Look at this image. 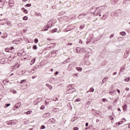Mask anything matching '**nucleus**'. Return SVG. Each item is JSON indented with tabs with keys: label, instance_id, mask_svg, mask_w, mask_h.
<instances>
[{
	"label": "nucleus",
	"instance_id": "obj_54",
	"mask_svg": "<svg viewBox=\"0 0 130 130\" xmlns=\"http://www.w3.org/2000/svg\"><path fill=\"white\" fill-rule=\"evenodd\" d=\"M125 90H126V91H129V88L127 87V88H126Z\"/></svg>",
	"mask_w": 130,
	"mask_h": 130
},
{
	"label": "nucleus",
	"instance_id": "obj_25",
	"mask_svg": "<svg viewBox=\"0 0 130 130\" xmlns=\"http://www.w3.org/2000/svg\"><path fill=\"white\" fill-rule=\"evenodd\" d=\"M119 99V98H117V99H115V100L113 102V104H114V103H115L116 102H117V101H118V100Z\"/></svg>",
	"mask_w": 130,
	"mask_h": 130
},
{
	"label": "nucleus",
	"instance_id": "obj_26",
	"mask_svg": "<svg viewBox=\"0 0 130 130\" xmlns=\"http://www.w3.org/2000/svg\"><path fill=\"white\" fill-rule=\"evenodd\" d=\"M114 92H115V90H112L111 91H109V94H110V95H113V93H114Z\"/></svg>",
	"mask_w": 130,
	"mask_h": 130
},
{
	"label": "nucleus",
	"instance_id": "obj_14",
	"mask_svg": "<svg viewBox=\"0 0 130 130\" xmlns=\"http://www.w3.org/2000/svg\"><path fill=\"white\" fill-rule=\"evenodd\" d=\"M126 35V33L125 31H122L120 32V35H121L122 36H125Z\"/></svg>",
	"mask_w": 130,
	"mask_h": 130
},
{
	"label": "nucleus",
	"instance_id": "obj_13",
	"mask_svg": "<svg viewBox=\"0 0 130 130\" xmlns=\"http://www.w3.org/2000/svg\"><path fill=\"white\" fill-rule=\"evenodd\" d=\"M76 70L78 72H82V71H83V69L81 67H76Z\"/></svg>",
	"mask_w": 130,
	"mask_h": 130
},
{
	"label": "nucleus",
	"instance_id": "obj_20",
	"mask_svg": "<svg viewBox=\"0 0 130 130\" xmlns=\"http://www.w3.org/2000/svg\"><path fill=\"white\" fill-rule=\"evenodd\" d=\"M89 92H94V89L93 88V87L90 88L89 91H87V93H89Z\"/></svg>",
	"mask_w": 130,
	"mask_h": 130
},
{
	"label": "nucleus",
	"instance_id": "obj_11",
	"mask_svg": "<svg viewBox=\"0 0 130 130\" xmlns=\"http://www.w3.org/2000/svg\"><path fill=\"white\" fill-rule=\"evenodd\" d=\"M94 15H95V16H99V17H101V13L100 12H97V11H95L94 13Z\"/></svg>",
	"mask_w": 130,
	"mask_h": 130
},
{
	"label": "nucleus",
	"instance_id": "obj_7",
	"mask_svg": "<svg viewBox=\"0 0 130 130\" xmlns=\"http://www.w3.org/2000/svg\"><path fill=\"white\" fill-rule=\"evenodd\" d=\"M20 106H21V103L19 102L14 106V108L18 109L20 107Z\"/></svg>",
	"mask_w": 130,
	"mask_h": 130
},
{
	"label": "nucleus",
	"instance_id": "obj_50",
	"mask_svg": "<svg viewBox=\"0 0 130 130\" xmlns=\"http://www.w3.org/2000/svg\"><path fill=\"white\" fill-rule=\"evenodd\" d=\"M123 70H124V68H121V69H120V72H122V71H123Z\"/></svg>",
	"mask_w": 130,
	"mask_h": 130
},
{
	"label": "nucleus",
	"instance_id": "obj_9",
	"mask_svg": "<svg viewBox=\"0 0 130 130\" xmlns=\"http://www.w3.org/2000/svg\"><path fill=\"white\" fill-rule=\"evenodd\" d=\"M73 66H74V64H73V63L70 64L68 66V69L69 70V71H72V70H73Z\"/></svg>",
	"mask_w": 130,
	"mask_h": 130
},
{
	"label": "nucleus",
	"instance_id": "obj_36",
	"mask_svg": "<svg viewBox=\"0 0 130 130\" xmlns=\"http://www.w3.org/2000/svg\"><path fill=\"white\" fill-rule=\"evenodd\" d=\"M44 108H45V106H42L40 108V109H41L42 110L44 109Z\"/></svg>",
	"mask_w": 130,
	"mask_h": 130
},
{
	"label": "nucleus",
	"instance_id": "obj_23",
	"mask_svg": "<svg viewBox=\"0 0 130 130\" xmlns=\"http://www.w3.org/2000/svg\"><path fill=\"white\" fill-rule=\"evenodd\" d=\"M24 113L25 114H31V113H32V111H28L27 112H25Z\"/></svg>",
	"mask_w": 130,
	"mask_h": 130
},
{
	"label": "nucleus",
	"instance_id": "obj_39",
	"mask_svg": "<svg viewBox=\"0 0 130 130\" xmlns=\"http://www.w3.org/2000/svg\"><path fill=\"white\" fill-rule=\"evenodd\" d=\"M73 76L79 77V74H74Z\"/></svg>",
	"mask_w": 130,
	"mask_h": 130
},
{
	"label": "nucleus",
	"instance_id": "obj_10",
	"mask_svg": "<svg viewBox=\"0 0 130 130\" xmlns=\"http://www.w3.org/2000/svg\"><path fill=\"white\" fill-rule=\"evenodd\" d=\"M46 86H47L51 91L52 90V86L50 85L49 84L47 83Z\"/></svg>",
	"mask_w": 130,
	"mask_h": 130
},
{
	"label": "nucleus",
	"instance_id": "obj_35",
	"mask_svg": "<svg viewBox=\"0 0 130 130\" xmlns=\"http://www.w3.org/2000/svg\"><path fill=\"white\" fill-rule=\"evenodd\" d=\"M25 14H28V10L27 9H24V10L23 11Z\"/></svg>",
	"mask_w": 130,
	"mask_h": 130
},
{
	"label": "nucleus",
	"instance_id": "obj_28",
	"mask_svg": "<svg viewBox=\"0 0 130 130\" xmlns=\"http://www.w3.org/2000/svg\"><path fill=\"white\" fill-rule=\"evenodd\" d=\"M26 79L22 80L20 81V84H23V83H25L26 82Z\"/></svg>",
	"mask_w": 130,
	"mask_h": 130
},
{
	"label": "nucleus",
	"instance_id": "obj_17",
	"mask_svg": "<svg viewBox=\"0 0 130 130\" xmlns=\"http://www.w3.org/2000/svg\"><path fill=\"white\" fill-rule=\"evenodd\" d=\"M58 29L57 28H54L51 30L52 33H55V32H57Z\"/></svg>",
	"mask_w": 130,
	"mask_h": 130
},
{
	"label": "nucleus",
	"instance_id": "obj_63",
	"mask_svg": "<svg viewBox=\"0 0 130 130\" xmlns=\"http://www.w3.org/2000/svg\"><path fill=\"white\" fill-rule=\"evenodd\" d=\"M126 97H130V93H129L128 94L126 95Z\"/></svg>",
	"mask_w": 130,
	"mask_h": 130
},
{
	"label": "nucleus",
	"instance_id": "obj_45",
	"mask_svg": "<svg viewBox=\"0 0 130 130\" xmlns=\"http://www.w3.org/2000/svg\"><path fill=\"white\" fill-rule=\"evenodd\" d=\"M80 101H81V100H80V99H77L75 101V102H80Z\"/></svg>",
	"mask_w": 130,
	"mask_h": 130
},
{
	"label": "nucleus",
	"instance_id": "obj_6",
	"mask_svg": "<svg viewBox=\"0 0 130 130\" xmlns=\"http://www.w3.org/2000/svg\"><path fill=\"white\" fill-rule=\"evenodd\" d=\"M9 5L10 7H13L14 6V1L13 0H9Z\"/></svg>",
	"mask_w": 130,
	"mask_h": 130
},
{
	"label": "nucleus",
	"instance_id": "obj_46",
	"mask_svg": "<svg viewBox=\"0 0 130 130\" xmlns=\"http://www.w3.org/2000/svg\"><path fill=\"white\" fill-rule=\"evenodd\" d=\"M110 119L111 120H113L114 119V118H113V117H112V116H110Z\"/></svg>",
	"mask_w": 130,
	"mask_h": 130
},
{
	"label": "nucleus",
	"instance_id": "obj_43",
	"mask_svg": "<svg viewBox=\"0 0 130 130\" xmlns=\"http://www.w3.org/2000/svg\"><path fill=\"white\" fill-rule=\"evenodd\" d=\"M12 93H13V94H17V91L14 90H13Z\"/></svg>",
	"mask_w": 130,
	"mask_h": 130
},
{
	"label": "nucleus",
	"instance_id": "obj_59",
	"mask_svg": "<svg viewBox=\"0 0 130 130\" xmlns=\"http://www.w3.org/2000/svg\"><path fill=\"white\" fill-rule=\"evenodd\" d=\"M85 125H86V126H88V125H89V123L86 122V123H85Z\"/></svg>",
	"mask_w": 130,
	"mask_h": 130
},
{
	"label": "nucleus",
	"instance_id": "obj_15",
	"mask_svg": "<svg viewBox=\"0 0 130 130\" xmlns=\"http://www.w3.org/2000/svg\"><path fill=\"white\" fill-rule=\"evenodd\" d=\"M127 107V106L126 105H124L122 106V108H123L124 111H125L126 110Z\"/></svg>",
	"mask_w": 130,
	"mask_h": 130
},
{
	"label": "nucleus",
	"instance_id": "obj_5",
	"mask_svg": "<svg viewBox=\"0 0 130 130\" xmlns=\"http://www.w3.org/2000/svg\"><path fill=\"white\" fill-rule=\"evenodd\" d=\"M7 23V20L6 19L0 20V25H4Z\"/></svg>",
	"mask_w": 130,
	"mask_h": 130
},
{
	"label": "nucleus",
	"instance_id": "obj_29",
	"mask_svg": "<svg viewBox=\"0 0 130 130\" xmlns=\"http://www.w3.org/2000/svg\"><path fill=\"white\" fill-rule=\"evenodd\" d=\"M5 106L6 107H5V108H7V107H9V106H11V104H7L5 105Z\"/></svg>",
	"mask_w": 130,
	"mask_h": 130
},
{
	"label": "nucleus",
	"instance_id": "obj_8",
	"mask_svg": "<svg viewBox=\"0 0 130 130\" xmlns=\"http://www.w3.org/2000/svg\"><path fill=\"white\" fill-rule=\"evenodd\" d=\"M50 114L49 113H46L43 115V117L46 118V117L49 116Z\"/></svg>",
	"mask_w": 130,
	"mask_h": 130
},
{
	"label": "nucleus",
	"instance_id": "obj_49",
	"mask_svg": "<svg viewBox=\"0 0 130 130\" xmlns=\"http://www.w3.org/2000/svg\"><path fill=\"white\" fill-rule=\"evenodd\" d=\"M118 125H120V124H122V122H121V121L120 122H118Z\"/></svg>",
	"mask_w": 130,
	"mask_h": 130
},
{
	"label": "nucleus",
	"instance_id": "obj_56",
	"mask_svg": "<svg viewBox=\"0 0 130 130\" xmlns=\"http://www.w3.org/2000/svg\"><path fill=\"white\" fill-rule=\"evenodd\" d=\"M117 92L119 94H120V90L119 89H117Z\"/></svg>",
	"mask_w": 130,
	"mask_h": 130
},
{
	"label": "nucleus",
	"instance_id": "obj_42",
	"mask_svg": "<svg viewBox=\"0 0 130 130\" xmlns=\"http://www.w3.org/2000/svg\"><path fill=\"white\" fill-rule=\"evenodd\" d=\"M114 37V34H112L110 35L109 38L111 39L112 38V37Z\"/></svg>",
	"mask_w": 130,
	"mask_h": 130
},
{
	"label": "nucleus",
	"instance_id": "obj_27",
	"mask_svg": "<svg viewBox=\"0 0 130 130\" xmlns=\"http://www.w3.org/2000/svg\"><path fill=\"white\" fill-rule=\"evenodd\" d=\"M44 128H45V126H44V125H43L40 127V129H44Z\"/></svg>",
	"mask_w": 130,
	"mask_h": 130
},
{
	"label": "nucleus",
	"instance_id": "obj_4",
	"mask_svg": "<svg viewBox=\"0 0 130 130\" xmlns=\"http://www.w3.org/2000/svg\"><path fill=\"white\" fill-rule=\"evenodd\" d=\"M47 27L48 28H50L51 27H52V20H50L47 24Z\"/></svg>",
	"mask_w": 130,
	"mask_h": 130
},
{
	"label": "nucleus",
	"instance_id": "obj_18",
	"mask_svg": "<svg viewBox=\"0 0 130 130\" xmlns=\"http://www.w3.org/2000/svg\"><path fill=\"white\" fill-rule=\"evenodd\" d=\"M90 61H89V60H86V61H85V64H86V66H90Z\"/></svg>",
	"mask_w": 130,
	"mask_h": 130
},
{
	"label": "nucleus",
	"instance_id": "obj_55",
	"mask_svg": "<svg viewBox=\"0 0 130 130\" xmlns=\"http://www.w3.org/2000/svg\"><path fill=\"white\" fill-rule=\"evenodd\" d=\"M116 126H119V125H118V122H117L115 123Z\"/></svg>",
	"mask_w": 130,
	"mask_h": 130
},
{
	"label": "nucleus",
	"instance_id": "obj_64",
	"mask_svg": "<svg viewBox=\"0 0 130 130\" xmlns=\"http://www.w3.org/2000/svg\"><path fill=\"white\" fill-rule=\"evenodd\" d=\"M67 99H68V100H69V101L71 100V99H69V96L67 97Z\"/></svg>",
	"mask_w": 130,
	"mask_h": 130
},
{
	"label": "nucleus",
	"instance_id": "obj_53",
	"mask_svg": "<svg viewBox=\"0 0 130 130\" xmlns=\"http://www.w3.org/2000/svg\"><path fill=\"white\" fill-rule=\"evenodd\" d=\"M112 2H115V3H117V2H118V0H112Z\"/></svg>",
	"mask_w": 130,
	"mask_h": 130
},
{
	"label": "nucleus",
	"instance_id": "obj_52",
	"mask_svg": "<svg viewBox=\"0 0 130 130\" xmlns=\"http://www.w3.org/2000/svg\"><path fill=\"white\" fill-rule=\"evenodd\" d=\"M77 53H80V50H79V48L77 49Z\"/></svg>",
	"mask_w": 130,
	"mask_h": 130
},
{
	"label": "nucleus",
	"instance_id": "obj_19",
	"mask_svg": "<svg viewBox=\"0 0 130 130\" xmlns=\"http://www.w3.org/2000/svg\"><path fill=\"white\" fill-rule=\"evenodd\" d=\"M107 79H108L107 77H105L104 79H103L102 80V84H104L106 80H107Z\"/></svg>",
	"mask_w": 130,
	"mask_h": 130
},
{
	"label": "nucleus",
	"instance_id": "obj_32",
	"mask_svg": "<svg viewBox=\"0 0 130 130\" xmlns=\"http://www.w3.org/2000/svg\"><path fill=\"white\" fill-rule=\"evenodd\" d=\"M4 7V3L2 2V3H0V8Z\"/></svg>",
	"mask_w": 130,
	"mask_h": 130
},
{
	"label": "nucleus",
	"instance_id": "obj_48",
	"mask_svg": "<svg viewBox=\"0 0 130 130\" xmlns=\"http://www.w3.org/2000/svg\"><path fill=\"white\" fill-rule=\"evenodd\" d=\"M74 130H79V128L78 127H75L74 128Z\"/></svg>",
	"mask_w": 130,
	"mask_h": 130
},
{
	"label": "nucleus",
	"instance_id": "obj_24",
	"mask_svg": "<svg viewBox=\"0 0 130 130\" xmlns=\"http://www.w3.org/2000/svg\"><path fill=\"white\" fill-rule=\"evenodd\" d=\"M22 19L24 20V21H26V20H28V17L27 16H24L22 18Z\"/></svg>",
	"mask_w": 130,
	"mask_h": 130
},
{
	"label": "nucleus",
	"instance_id": "obj_22",
	"mask_svg": "<svg viewBox=\"0 0 130 130\" xmlns=\"http://www.w3.org/2000/svg\"><path fill=\"white\" fill-rule=\"evenodd\" d=\"M8 37V34L5 33L3 37H2V38H7Z\"/></svg>",
	"mask_w": 130,
	"mask_h": 130
},
{
	"label": "nucleus",
	"instance_id": "obj_47",
	"mask_svg": "<svg viewBox=\"0 0 130 130\" xmlns=\"http://www.w3.org/2000/svg\"><path fill=\"white\" fill-rule=\"evenodd\" d=\"M90 41H91L90 40L87 41L86 42V44H89V43H90Z\"/></svg>",
	"mask_w": 130,
	"mask_h": 130
},
{
	"label": "nucleus",
	"instance_id": "obj_16",
	"mask_svg": "<svg viewBox=\"0 0 130 130\" xmlns=\"http://www.w3.org/2000/svg\"><path fill=\"white\" fill-rule=\"evenodd\" d=\"M125 82H130V77H126L124 79Z\"/></svg>",
	"mask_w": 130,
	"mask_h": 130
},
{
	"label": "nucleus",
	"instance_id": "obj_3",
	"mask_svg": "<svg viewBox=\"0 0 130 130\" xmlns=\"http://www.w3.org/2000/svg\"><path fill=\"white\" fill-rule=\"evenodd\" d=\"M129 49H127L126 52L124 54V58H126L128 56V53H129Z\"/></svg>",
	"mask_w": 130,
	"mask_h": 130
},
{
	"label": "nucleus",
	"instance_id": "obj_21",
	"mask_svg": "<svg viewBox=\"0 0 130 130\" xmlns=\"http://www.w3.org/2000/svg\"><path fill=\"white\" fill-rule=\"evenodd\" d=\"M6 23L8 26H11V25H12V22H11V21H7V20H6Z\"/></svg>",
	"mask_w": 130,
	"mask_h": 130
},
{
	"label": "nucleus",
	"instance_id": "obj_1",
	"mask_svg": "<svg viewBox=\"0 0 130 130\" xmlns=\"http://www.w3.org/2000/svg\"><path fill=\"white\" fill-rule=\"evenodd\" d=\"M73 85L72 84H70L67 86L69 88L66 90L67 94H72V93H74V92L76 91V89L72 87Z\"/></svg>",
	"mask_w": 130,
	"mask_h": 130
},
{
	"label": "nucleus",
	"instance_id": "obj_31",
	"mask_svg": "<svg viewBox=\"0 0 130 130\" xmlns=\"http://www.w3.org/2000/svg\"><path fill=\"white\" fill-rule=\"evenodd\" d=\"M33 49H35V50H36V49H37V45H34L32 47Z\"/></svg>",
	"mask_w": 130,
	"mask_h": 130
},
{
	"label": "nucleus",
	"instance_id": "obj_30",
	"mask_svg": "<svg viewBox=\"0 0 130 130\" xmlns=\"http://www.w3.org/2000/svg\"><path fill=\"white\" fill-rule=\"evenodd\" d=\"M31 6H32L31 4H27L25 5V7H30Z\"/></svg>",
	"mask_w": 130,
	"mask_h": 130
},
{
	"label": "nucleus",
	"instance_id": "obj_34",
	"mask_svg": "<svg viewBox=\"0 0 130 130\" xmlns=\"http://www.w3.org/2000/svg\"><path fill=\"white\" fill-rule=\"evenodd\" d=\"M48 26H47V27H44L43 28V29H44V31H47V30H48Z\"/></svg>",
	"mask_w": 130,
	"mask_h": 130
},
{
	"label": "nucleus",
	"instance_id": "obj_38",
	"mask_svg": "<svg viewBox=\"0 0 130 130\" xmlns=\"http://www.w3.org/2000/svg\"><path fill=\"white\" fill-rule=\"evenodd\" d=\"M34 42L35 43H38V39H35Z\"/></svg>",
	"mask_w": 130,
	"mask_h": 130
},
{
	"label": "nucleus",
	"instance_id": "obj_40",
	"mask_svg": "<svg viewBox=\"0 0 130 130\" xmlns=\"http://www.w3.org/2000/svg\"><path fill=\"white\" fill-rule=\"evenodd\" d=\"M107 101V100L106 99H103L102 102H106Z\"/></svg>",
	"mask_w": 130,
	"mask_h": 130
},
{
	"label": "nucleus",
	"instance_id": "obj_61",
	"mask_svg": "<svg viewBox=\"0 0 130 130\" xmlns=\"http://www.w3.org/2000/svg\"><path fill=\"white\" fill-rule=\"evenodd\" d=\"M96 121V122H100V120H99V119H97Z\"/></svg>",
	"mask_w": 130,
	"mask_h": 130
},
{
	"label": "nucleus",
	"instance_id": "obj_58",
	"mask_svg": "<svg viewBox=\"0 0 130 130\" xmlns=\"http://www.w3.org/2000/svg\"><path fill=\"white\" fill-rule=\"evenodd\" d=\"M10 49H11V50H13V49H14V47H11Z\"/></svg>",
	"mask_w": 130,
	"mask_h": 130
},
{
	"label": "nucleus",
	"instance_id": "obj_62",
	"mask_svg": "<svg viewBox=\"0 0 130 130\" xmlns=\"http://www.w3.org/2000/svg\"><path fill=\"white\" fill-rule=\"evenodd\" d=\"M23 32H24V33H26V32H27V29H24Z\"/></svg>",
	"mask_w": 130,
	"mask_h": 130
},
{
	"label": "nucleus",
	"instance_id": "obj_41",
	"mask_svg": "<svg viewBox=\"0 0 130 130\" xmlns=\"http://www.w3.org/2000/svg\"><path fill=\"white\" fill-rule=\"evenodd\" d=\"M7 124H8V125H13V123H12V122H7Z\"/></svg>",
	"mask_w": 130,
	"mask_h": 130
},
{
	"label": "nucleus",
	"instance_id": "obj_60",
	"mask_svg": "<svg viewBox=\"0 0 130 130\" xmlns=\"http://www.w3.org/2000/svg\"><path fill=\"white\" fill-rule=\"evenodd\" d=\"M67 45H69V46H70V45H73V44H72V43H68V44H67Z\"/></svg>",
	"mask_w": 130,
	"mask_h": 130
},
{
	"label": "nucleus",
	"instance_id": "obj_51",
	"mask_svg": "<svg viewBox=\"0 0 130 130\" xmlns=\"http://www.w3.org/2000/svg\"><path fill=\"white\" fill-rule=\"evenodd\" d=\"M5 51H6V52H9V49L6 48L5 49Z\"/></svg>",
	"mask_w": 130,
	"mask_h": 130
},
{
	"label": "nucleus",
	"instance_id": "obj_37",
	"mask_svg": "<svg viewBox=\"0 0 130 130\" xmlns=\"http://www.w3.org/2000/svg\"><path fill=\"white\" fill-rule=\"evenodd\" d=\"M83 16H86V14H80L79 15V18H81V17Z\"/></svg>",
	"mask_w": 130,
	"mask_h": 130
},
{
	"label": "nucleus",
	"instance_id": "obj_44",
	"mask_svg": "<svg viewBox=\"0 0 130 130\" xmlns=\"http://www.w3.org/2000/svg\"><path fill=\"white\" fill-rule=\"evenodd\" d=\"M79 43H80V44H83V41H82L81 40H79Z\"/></svg>",
	"mask_w": 130,
	"mask_h": 130
},
{
	"label": "nucleus",
	"instance_id": "obj_57",
	"mask_svg": "<svg viewBox=\"0 0 130 130\" xmlns=\"http://www.w3.org/2000/svg\"><path fill=\"white\" fill-rule=\"evenodd\" d=\"M117 72H114L113 73V76H114L115 75H117Z\"/></svg>",
	"mask_w": 130,
	"mask_h": 130
},
{
	"label": "nucleus",
	"instance_id": "obj_33",
	"mask_svg": "<svg viewBox=\"0 0 130 130\" xmlns=\"http://www.w3.org/2000/svg\"><path fill=\"white\" fill-rule=\"evenodd\" d=\"M54 112H57V108H55L53 109Z\"/></svg>",
	"mask_w": 130,
	"mask_h": 130
},
{
	"label": "nucleus",
	"instance_id": "obj_12",
	"mask_svg": "<svg viewBox=\"0 0 130 130\" xmlns=\"http://www.w3.org/2000/svg\"><path fill=\"white\" fill-rule=\"evenodd\" d=\"M36 60V59L34 58L33 59L31 60V62L30 63V66H32V64H34L35 63V61Z\"/></svg>",
	"mask_w": 130,
	"mask_h": 130
},
{
	"label": "nucleus",
	"instance_id": "obj_2",
	"mask_svg": "<svg viewBox=\"0 0 130 130\" xmlns=\"http://www.w3.org/2000/svg\"><path fill=\"white\" fill-rule=\"evenodd\" d=\"M109 15V12H107L105 13V14L103 16V19L106 20L107 19V17Z\"/></svg>",
	"mask_w": 130,
	"mask_h": 130
}]
</instances>
